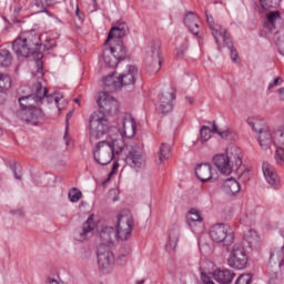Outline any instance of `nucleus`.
I'll use <instances>...</instances> for the list:
<instances>
[{
  "mask_svg": "<svg viewBox=\"0 0 284 284\" xmlns=\"http://www.w3.org/2000/svg\"><path fill=\"white\" fill-rule=\"evenodd\" d=\"M12 50L18 59H28L30 54H37V70L33 71L32 74L38 81L43 79V61H41V59H43L45 45L41 43V37L37 34V31L24 32L22 36L18 37L12 43Z\"/></svg>",
  "mask_w": 284,
  "mask_h": 284,
  "instance_id": "1",
  "label": "nucleus"
},
{
  "mask_svg": "<svg viewBox=\"0 0 284 284\" xmlns=\"http://www.w3.org/2000/svg\"><path fill=\"white\" fill-rule=\"evenodd\" d=\"M98 105L100 110L93 112L89 120L91 143L99 141L110 130L105 114H116L119 112V101L108 92L100 93Z\"/></svg>",
  "mask_w": 284,
  "mask_h": 284,
  "instance_id": "2",
  "label": "nucleus"
},
{
  "mask_svg": "<svg viewBox=\"0 0 284 284\" xmlns=\"http://www.w3.org/2000/svg\"><path fill=\"white\" fill-rule=\"evenodd\" d=\"M134 229V217L130 211H123L118 217L116 229L112 226H102L100 230V245L112 247L114 241H128L132 236V230Z\"/></svg>",
  "mask_w": 284,
  "mask_h": 284,
  "instance_id": "3",
  "label": "nucleus"
},
{
  "mask_svg": "<svg viewBox=\"0 0 284 284\" xmlns=\"http://www.w3.org/2000/svg\"><path fill=\"white\" fill-rule=\"evenodd\" d=\"M123 150H125V141L123 136L116 134L99 142L97 150L93 151V156L99 165H110L114 156H119Z\"/></svg>",
  "mask_w": 284,
  "mask_h": 284,
  "instance_id": "4",
  "label": "nucleus"
},
{
  "mask_svg": "<svg viewBox=\"0 0 284 284\" xmlns=\"http://www.w3.org/2000/svg\"><path fill=\"white\" fill-rule=\"evenodd\" d=\"M206 23L214 37L215 43L219 45V37H222L224 45L229 48L231 52V59L236 63L239 59V51L235 50L232 40H230V33H227V29H224L221 24L214 22V17L212 14L206 13Z\"/></svg>",
  "mask_w": 284,
  "mask_h": 284,
  "instance_id": "5",
  "label": "nucleus"
},
{
  "mask_svg": "<svg viewBox=\"0 0 284 284\" xmlns=\"http://www.w3.org/2000/svg\"><path fill=\"white\" fill-rule=\"evenodd\" d=\"M144 63L149 74H156L161 70V42L159 40H153L146 49Z\"/></svg>",
  "mask_w": 284,
  "mask_h": 284,
  "instance_id": "6",
  "label": "nucleus"
},
{
  "mask_svg": "<svg viewBox=\"0 0 284 284\" xmlns=\"http://www.w3.org/2000/svg\"><path fill=\"white\" fill-rule=\"evenodd\" d=\"M284 237L280 244H276L271 250V255L268 260V267L272 270L274 276L268 278V284H276V278H278V272H281V267H283L284 261Z\"/></svg>",
  "mask_w": 284,
  "mask_h": 284,
  "instance_id": "7",
  "label": "nucleus"
},
{
  "mask_svg": "<svg viewBox=\"0 0 284 284\" xmlns=\"http://www.w3.org/2000/svg\"><path fill=\"white\" fill-rule=\"evenodd\" d=\"M210 237L214 243H223L226 247L234 243V234L230 232V225L217 223L210 230Z\"/></svg>",
  "mask_w": 284,
  "mask_h": 284,
  "instance_id": "8",
  "label": "nucleus"
},
{
  "mask_svg": "<svg viewBox=\"0 0 284 284\" xmlns=\"http://www.w3.org/2000/svg\"><path fill=\"white\" fill-rule=\"evenodd\" d=\"M48 94V89L43 88L41 82H37L36 84V93L30 95H24L19 99L21 110H32L39 105V103H43V98Z\"/></svg>",
  "mask_w": 284,
  "mask_h": 284,
  "instance_id": "9",
  "label": "nucleus"
},
{
  "mask_svg": "<svg viewBox=\"0 0 284 284\" xmlns=\"http://www.w3.org/2000/svg\"><path fill=\"white\" fill-rule=\"evenodd\" d=\"M247 252L243 244H234L227 258V265L233 270H245L247 267Z\"/></svg>",
  "mask_w": 284,
  "mask_h": 284,
  "instance_id": "10",
  "label": "nucleus"
},
{
  "mask_svg": "<svg viewBox=\"0 0 284 284\" xmlns=\"http://www.w3.org/2000/svg\"><path fill=\"white\" fill-rule=\"evenodd\" d=\"M176 100L175 90L172 87H165L159 94L158 111L161 114H168L174 110V101Z\"/></svg>",
  "mask_w": 284,
  "mask_h": 284,
  "instance_id": "11",
  "label": "nucleus"
},
{
  "mask_svg": "<svg viewBox=\"0 0 284 284\" xmlns=\"http://www.w3.org/2000/svg\"><path fill=\"white\" fill-rule=\"evenodd\" d=\"M113 57V61H108V57H105V52H103V60L109 68H116L119 65V61H123L125 57L128 55V49H125V45H123V40H116L115 44L113 47H110L109 50H106Z\"/></svg>",
  "mask_w": 284,
  "mask_h": 284,
  "instance_id": "12",
  "label": "nucleus"
},
{
  "mask_svg": "<svg viewBox=\"0 0 284 284\" xmlns=\"http://www.w3.org/2000/svg\"><path fill=\"white\" fill-rule=\"evenodd\" d=\"M97 257L100 270H108V267L114 265V254L110 250V246L100 245L98 247Z\"/></svg>",
  "mask_w": 284,
  "mask_h": 284,
  "instance_id": "13",
  "label": "nucleus"
},
{
  "mask_svg": "<svg viewBox=\"0 0 284 284\" xmlns=\"http://www.w3.org/2000/svg\"><path fill=\"white\" fill-rule=\"evenodd\" d=\"M18 119L26 121V123H31V125H39L40 121L43 120V111L41 109L20 110L17 112Z\"/></svg>",
  "mask_w": 284,
  "mask_h": 284,
  "instance_id": "14",
  "label": "nucleus"
},
{
  "mask_svg": "<svg viewBox=\"0 0 284 284\" xmlns=\"http://www.w3.org/2000/svg\"><path fill=\"white\" fill-rule=\"evenodd\" d=\"M129 164L133 170H143L145 168V155L143 154V150L139 146H132L129 151Z\"/></svg>",
  "mask_w": 284,
  "mask_h": 284,
  "instance_id": "15",
  "label": "nucleus"
},
{
  "mask_svg": "<svg viewBox=\"0 0 284 284\" xmlns=\"http://www.w3.org/2000/svg\"><path fill=\"white\" fill-rule=\"evenodd\" d=\"M262 172L264 174L266 183H268L271 187H273L274 190H278V187H281V178H278V174L276 173L272 164H270L268 162H264L262 165Z\"/></svg>",
  "mask_w": 284,
  "mask_h": 284,
  "instance_id": "16",
  "label": "nucleus"
},
{
  "mask_svg": "<svg viewBox=\"0 0 284 284\" xmlns=\"http://www.w3.org/2000/svg\"><path fill=\"white\" fill-rule=\"evenodd\" d=\"M213 163L221 174H232V158L225 154H219L213 158Z\"/></svg>",
  "mask_w": 284,
  "mask_h": 284,
  "instance_id": "17",
  "label": "nucleus"
},
{
  "mask_svg": "<svg viewBox=\"0 0 284 284\" xmlns=\"http://www.w3.org/2000/svg\"><path fill=\"white\" fill-rule=\"evenodd\" d=\"M136 77H139V69L134 65H128L126 70L118 77L120 88H123V85H134L136 83Z\"/></svg>",
  "mask_w": 284,
  "mask_h": 284,
  "instance_id": "18",
  "label": "nucleus"
},
{
  "mask_svg": "<svg viewBox=\"0 0 284 284\" xmlns=\"http://www.w3.org/2000/svg\"><path fill=\"white\" fill-rule=\"evenodd\" d=\"M97 227V224L94 223V214H91L88 220L82 224V227L77 233V241L83 242L88 241L92 232H94V229Z\"/></svg>",
  "mask_w": 284,
  "mask_h": 284,
  "instance_id": "19",
  "label": "nucleus"
},
{
  "mask_svg": "<svg viewBox=\"0 0 284 284\" xmlns=\"http://www.w3.org/2000/svg\"><path fill=\"white\" fill-rule=\"evenodd\" d=\"M128 32H130V28L128 27V23L125 22H118L114 27L111 28L108 38L104 42V45H108V43H110V41H112V39H114V37L118 40L123 39V37L128 36Z\"/></svg>",
  "mask_w": 284,
  "mask_h": 284,
  "instance_id": "20",
  "label": "nucleus"
},
{
  "mask_svg": "<svg viewBox=\"0 0 284 284\" xmlns=\"http://www.w3.org/2000/svg\"><path fill=\"white\" fill-rule=\"evenodd\" d=\"M234 276H236V273L230 268H216L213 271V278L220 284H231L234 281Z\"/></svg>",
  "mask_w": 284,
  "mask_h": 284,
  "instance_id": "21",
  "label": "nucleus"
},
{
  "mask_svg": "<svg viewBox=\"0 0 284 284\" xmlns=\"http://www.w3.org/2000/svg\"><path fill=\"white\" fill-rule=\"evenodd\" d=\"M52 6H57V0H31V10L36 14L45 12V14L52 17V13L48 10V8H52Z\"/></svg>",
  "mask_w": 284,
  "mask_h": 284,
  "instance_id": "22",
  "label": "nucleus"
},
{
  "mask_svg": "<svg viewBox=\"0 0 284 284\" xmlns=\"http://www.w3.org/2000/svg\"><path fill=\"white\" fill-rule=\"evenodd\" d=\"M184 26L194 34L199 37V17L196 13L189 11L184 14Z\"/></svg>",
  "mask_w": 284,
  "mask_h": 284,
  "instance_id": "23",
  "label": "nucleus"
},
{
  "mask_svg": "<svg viewBox=\"0 0 284 284\" xmlns=\"http://www.w3.org/2000/svg\"><path fill=\"white\" fill-rule=\"evenodd\" d=\"M195 176H197V179L202 181V183H207V181H212V165L210 163L199 164L195 169Z\"/></svg>",
  "mask_w": 284,
  "mask_h": 284,
  "instance_id": "24",
  "label": "nucleus"
},
{
  "mask_svg": "<svg viewBox=\"0 0 284 284\" xmlns=\"http://www.w3.org/2000/svg\"><path fill=\"white\" fill-rule=\"evenodd\" d=\"M275 161L277 165H284V132L278 133L277 138L274 140Z\"/></svg>",
  "mask_w": 284,
  "mask_h": 284,
  "instance_id": "25",
  "label": "nucleus"
},
{
  "mask_svg": "<svg viewBox=\"0 0 284 284\" xmlns=\"http://www.w3.org/2000/svg\"><path fill=\"white\" fill-rule=\"evenodd\" d=\"M222 190L229 196H236L241 192V184L234 178H230L224 181Z\"/></svg>",
  "mask_w": 284,
  "mask_h": 284,
  "instance_id": "26",
  "label": "nucleus"
},
{
  "mask_svg": "<svg viewBox=\"0 0 284 284\" xmlns=\"http://www.w3.org/2000/svg\"><path fill=\"white\" fill-rule=\"evenodd\" d=\"M123 132L124 136L126 139L134 138V134H136V121L132 115H125L123 119Z\"/></svg>",
  "mask_w": 284,
  "mask_h": 284,
  "instance_id": "27",
  "label": "nucleus"
},
{
  "mask_svg": "<svg viewBox=\"0 0 284 284\" xmlns=\"http://www.w3.org/2000/svg\"><path fill=\"white\" fill-rule=\"evenodd\" d=\"M104 83V92H116V90H121V82L119 78H114V72L110 73L103 79Z\"/></svg>",
  "mask_w": 284,
  "mask_h": 284,
  "instance_id": "28",
  "label": "nucleus"
},
{
  "mask_svg": "<svg viewBox=\"0 0 284 284\" xmlns=\"http://www.w3.org/2000/svg\"><path fill=\"white\" fill-rule=\"evenodd\" d=\"M258 143L262 150H270L272 145L274 146V136L272 135V131L266 129L264 132L258 134Z\"/></svg>",
  "mask_w": 284,
  "mask_h": 284,
  "instance_id": "29",
  "label": "nucleus"
},
{
  "mask_svg": "<svg viewBox=\"0 0 284 284\" xmlns=\"http://www.w3.org/2000/svg\"><path fill=\"white\" fill-rule=\"evenodd\" d=\"M276 21H281V11H271L266 16V21L264 22V28L270 32L276 30Z\"/></svg>",
  "mask_w": 284,
  "mask_h": 284,
  "instance_id": "30",
  "label": "nucleus"
},
{
  "mask_svg": "<svg viewBox=\"0 0 284 284\" xmlns=\"http://www.w3.org/2000/svg\"><path fill=\"white\" fill-rule=\"evenodd\" d=\"M179 239H181V226L174 224L170 229L169 233V247L171 250H176V245H179Z\"/></svg>",
  "mask_w": 284,
  "mask_h": 284,
  "instance_id": "31",
  "label": "nucleus"
},
{
  "mask_svg": "<svg viewBox=\"0 0 284 284\" xmlns=\"http://www.w3.org/2000/svg\"><path fill=\"white\" fill-rule=\"evenodd\" d=\"M170 154H172V145L168 143H162L158 152V159H156L158 165H162V163H165V161L170 159Z\"/></svg>",
  "mask_w": 284,
  "mask_h": 284,
  "instance_id": "32",
  "label": "nucleus"
},
{
  "mask_svg": "<svg viewBox=\"0 0 284 284\" xmlns=\"http://www.w3.org/2000/svg\"><path fill=\"white\" fill-rule=\"evenodd\" d=\"M246 123L252 128L253 132H256V134H261L262 132H265V130L270 129L267 124H265V121L254 118H248Z\"/></svg>",
  "mask_w": 284,
  "mask_h": 284,
  "instance_id": "33",
  "label": "nucleus"
},
{
  "mask_svg": "<svg viewBox=\"0 0 284 284\" xmlns=\"http://www.w3.org/2000/svg\"><path fill=\"white\" fill-rule=\"evenodd\" d=\"M261 239L258 237V233L252 229L246 231L243 235V241H245L248 245V247H254L258 245V241Z\"/></svg>",
  "mask_w": 284,
  "mask_h": 284,
  "instance_id": "34",
  "label": "nucleus"
},
{
  "mask_svg": "<svg viewBox=\"0 0 284 284\" xmlns=\"http://www.w3.org/2000/svg\"><path fill=\"white\" fill-rule=\"evenodd\" d=\"M12 65V53L8 49L0 50V67L10 68Z\"/></svg>",
  "mask_w": 284,
  "mask_h": 284,
  "instance_id": "35",
  "label": "nucleus"
},
{
  "mask_svg": "<svg viewBox=\"0 0 284 284\" xmlns=\"http://www.w3.org/2000/svg\"><path fill=\"white\" fill-rule=\"evenodd\" d=\"M201 221H203L201 213L194 209H192L186 215V222L190 226L194 225V223H201Z\"/></svg>",
  "mask_w": 284,
  "mask_h": 284,
  "instance_id": "36",
  "label": "nucleus"
},
{
  "mask_svg": "<svg viewBox=\"0 0 284 284\" xmlns=\"http://www.w3.org/2000/svg\"><path fill=\"white\" fill-rule=\"evenodd\" d=\"M213 129H210L207 125H203L200 130V141L201 143H205L206 141H210L212 139Z\"/></svg>",
  "mask_w": 284,
  "mask_h": 284,
  "instance_id": "37",
  "label": "nucleus"
},
{
  "mask_svg": "<svg viewBox=\"0 0 284 284\" xmlns=\"http://www.w3.org/2000/svg\"><path fill=\"white\" fill-rule=\"evenodd\" d=\"M282 0H260L263 10H272L281 6Z\"/></svg>",
  "mask_w": 284,
  "mask_h": 284,
  "instance_id": "38",
  "label": "nucleus"
},
{
  "mask_svg": "<svg viewBox=\"0 0 284 284\" xmlns=\"http://www.w3.org/2000/svg\"><path fill=\"white\" fill-rule=\"evenodd\" d=\"M11 85H12V80L10 79V75L0 73V91L3 92V90H9Z\"/></svg>",
  "mask_w": 284,
  "mask_h": 284,
  "instance_id": "39",
  "label": "nucleus"
},
{
  "mask_svg": "<svg viewBox=\"0 0 284 284\" xmlns=\"http://www.w3.org/2000/svg\"><path fill=\"white\" fill-rule=\"evenodd\" d=\"M81 196H83V193H81V191L77 187H72L69 191V200L71 203H79V201H81Z\"/></svg>",
  "mask_w": 284,
  "mask_h": 284,
  "instance_id": "40",
  "label": "nucleus"
},
{
  "mask_svg": "<svg viewBox=\"0 0 284 284\" xmlns=\"http://www.w3.org/2000/svg\"><path fill=\"white\" fill-rule=\"evenodd\" d=\"M63 99V95L60 93H53L48 95V93L45 94V97L43 98V101H47L48 103H54L55 105H59V101H61Z\"/></svg>",
  "mask_w": 284,
  "mask_h": 284,
  "instance_id": "41",
  "label": "nucleus"
},
{
  "mask_svg": "<svg viewBox=\"0 0 284 284\" xmlns=\"http://www.w3.org/2000/svg\"><path fill=\"white\" fill-rule=\"evenodd\" d=\"M231 150H232L231 154H234V155H233V159H234V161H235V165H236L237 168H241V165H243V160H242V158H241V149H239V148H233V149H231Z\"/></svg>",
  "mask_w": 284,
  "mask_h": 284,
  "instance_id": "42",
  "label": "nucleus"
},
{
  "mask_svg": "<svg viewBox=\"0 0 284 284\" xmlns=\"http://www.w3.org/2000/svg\"><path fill=\"white\" fill-rule=\"evenodd\" d=\"M252 283V275L250 274H242L237 277L235 284H250Z\"/></svg>",
  "mask_w": 284,
  "mask_h": 284,
  "instance_id": "43",
  "label": "nucleus"
},
{
  "mask_svg": "<svg viewBox=\"0 0 284 284\" xmlns=\"http://www.w3.org/2000/svg\"><path fill=\"white\" fill-rule=\"evenodd\" d=\"M213 132L219 134L222 139H227V136H230V131H220L219 126H216V122H213Z\"/></svg>",
  "mask_w": 284,
  "mask_h": 284,
  "instance_id": "44",
  "label": "nucleus"
},
{
  "mask_svg": "<svg viewBox=\"0 0 284 284\" xmlns=\"http://www.w3.org/2000/svg\"><path fill=\"white\" fill-rule=\"evenodd\" d=\"M79 256L80 258H83V260L90 258V256H92V250L88 247H82L80 248Z\"/></svg>",
  "mask_w": 284,
  "mask_h": 284,
  "instance_id": "45",
  "label": "nucleus"
},
{
  "mask_svg": "<svg viewBox=\"0 0 284 284\" xmlns=\"http://www.w3.org/2000/svg\"><path fill=\"white\" fill-rule=\"evenodd\" d=\"M130 255V247L128 246H122L120 248V255H119V261H123V258H125V256Z\"/></svg>",
  "mask_w": 284,
  "mask_h": 284,
  "instance_id": "46",
  "label": "nucleus"
},
{
  "mask_svg": "<svg viewBox=\"0 0 284 284\" xmlns=\"http://www.w3.org/2000/svg\"><path fill=\"white\" fill-rule=\"evenodd\" d=\"M240 179H241V181H243V183H247V181H250V170L246 169V170L242 171L240 174Z\"/></svg>",
  "mask_w": 284,
  "mask_h": 284,
  "instance_id": "47",
  "label": "nucleus"
},
{
  "mask_svg": "<svg viewBox=\"0 0 284 284\" xmlns=\"http://www.w3.org/2000/svg\"><path fill=\"white\" fill-rule=\"evenodd\" d=\"M185 50H187V45H185V44H183L182 48H179L176 50L175 54H176L178 59H183V57H185Z\"/></svg>",
  "mask_w": 284,
  "mask_h": 284,
  "instance_id": "48",
  "label": "nucleus"
},
{
  "mask_svg": "<svg viewBox=\"0 0 284 284\" xmlns=\"http://www.w3.org/2000/svg\"><path fill=\"white\" fill-rule=\"evenodd\" d=\"M201 278L204 284H216V283H214V281H211L210 277L207 276V274H205V273H202Z\"/></svg>",
  "mask_w": 284,
  "mask_h": 284,
  "instance_id": "49",
  "label": "nucleus"
},
{
  "mask_svg": "<svg viewBox=\"0 0 284 284\" xmlns=\"http://www.w3.org/2000/svg\"><path fill=\"white\" fill-rule=\"evenodd\" d=\"M10 170L13 172L14 178H16L18 181H21V175H19V174L17 173V163H13L12 165H10Z\"/></svg>",
  "mask_w": 284,
  "mask_h": 284,
  "instance_id": "50",
  "label": "nucleus"
},
{
  "mask_svg": "<svg viewBox=\"0 0 284 284\" xmlns=\"http://www.w3.org/2000/svg\"><path fill=\"white\" fill-rule=\"evenodd\" d=\"M11 214H13V216H23L24 215L23 210H21V209L11 211Z\"/></svg>",
  "mask_w": 284,
  "mask_h": 284,
  "instance_id": "51",
  "label": "nucleus"
},
{
  "mask_svg": "<svg viewBox=\"0 0 284 284\" xmlns=\"http://www.w3.org/2000/svg\"><path fill=\"white\" fill-rule=\"evenodd\" d=\"M278 81H281V78H275L274 81L268 84V90L278 85Z\"/></svg>",
  "mask_w": 284,
  "mask_h": 284,
  "instance_id": "52",
  "label": "nucleus"
},
{
  "mask_svg": "<svg viewBox=\"0 0 284 284\" xmlns=\"http://www.w3.org/2000/svg\"><path fill=\"white\" fill-rule=\"evenodd\" d=\"M104 52H105V57L108 58V61L110 63H112L114 61V55L110 54V52H108V50H105Z\"/></svg>",
  "mask_w": 284,
  "mask_h": 284,
  "instance_id": "53",
  "label": "nucleus"
},
{
  "mask_svg": "<svg viewBox=\"0 0 284 284\" xmlns=\"http://www.w3.org/2000/svg\"><path fill=\"white\" fill-rule=\"evenodd\" d=\"M203 247L204 250H210V245L207 243H204L203 245L200 244V251L203 252Z\"/></svg>",
  "mask_w": 284,
  "mask_h": 284,
  "instance_id": "54",
  "label": "nucleus"
},
{
  "mask_svg": "<svg viewBox=\"0 0 284 284\" xmlns=\"http://www.w3.org/2000/svg\"><path fill=\"white\" fill-rule=\"evenodd\" d=\"M278 92H280V99L284 101V88L280 89Z\"/></svg>",
  "mask_w": 284,
  "mask_h": 284,
  "instance_id": "55",
  "label": "nucleus"
},
{
  "mask_svg": "<svg viewBox=\"0 0 284 284\" xmlns=\"http://www.w3.org/2000/svg\"><path fill=\"white\" fill-rule=\"evenodd\" d=\"M185 100L192 105L194 103V98L186 97Z\"/></svg>",
  "mask_w": 284,
  "mask_h": 284,
  "instance_id": "56",
  "label": "nucleus"
},
{
  "mask_svg": "<svg viewBox=\"0 0 284 284\" xmlns=\"http://www.w3.org/2000/svg\"><path fill=\"white\" fill-rule=\"evenodd\" d=\"M71 119H72V111H70V112L67 114V123H69Z\"/></svg>",
  "mask_w": 284,
  "mask_h": 284,
  "instance_id": "57",
  "label": "nucleus"
},
{
  "mask_svg": "<svg viewBox=\"0 0 284 284\" xmlns=\"http://www.w3.org/2000/svg\"><path fill=\"white\" fill-rule=\"evenodd\" d=\"M119 170V163H114L112 166V172H116Z\"/></svg>",
  "mask_w": 284,
  "mask_h": 284,
  "instance_id": "58",
  "label": "nucleus"
},
{
  "mask_svg": "<svg viewBox=\"0 0 284 284\" xmlns=\"http://www.w3.org/2000/svg\"><path fill=\"white\" fill-rule=\"evenodd\" d=\"M73 103H81V100L79 98L73 99Z\"/></svg>",
  "mask_w": 284,
  "mask_h": 284,
  "instance_id": "59",
  "label": "nucleus"
},
{
  "mask_svg": "<svg viewBox=\"0 0 284 284\" xmlns=\"http://www.w3.org/2000/svg\"><path fill=\"white\" fill-rule=\"evenodd\" d=\"M241 221H243V223H247V215H245V217H242Z\"/></svg>",
  "mask_w": 284,
  "mask_h": 284,
  "instance_id": "60",
  "label": "nucleus"
},
{
  "mask_svg": "<svg viewBox=\"0 0 284 284\" xmlns=\"http://www.w3.org/2000/svg\"><path fill=\"white\" fill-rule=\"evenodd\" d=\"M75 14L79 17V4H77Z\"/></svg>",
  "mask_w": 284,
  "mask_h": 284,
  "instance_id": "61",
  "label": "nucleus"
},
{
  "mask_svg": "<svg viewBox=\"0 0 284 284\" xmlns=\"http://www.w3.org/2000/svg\"><path fill=\"white\" fill-rule=\"evenodd\" d=\"M138 284H145V280L139 281Z\"/></svg>",
  "mask_w": 284,
  "mask_h": 284,
  "instance_id": "62",
  "label": "nucleus"
},
{
  "mask_svg": "<svg viewBox=\"0 0 284 284\" xmlns=\"http://www.w3.org/2000/svg\"><path fill=\"white\" fill-rule=\"evenodd\" d=\"M116 201H119V197H114V199H113V202H116Z\"/></svg>",
  "mask_w": 284,
  "mask_h": 284,
  "instance_id": "63",
  "label": "nucleus"
},
{
  "mask_svg": "<svg viewBox=\"0 0 284 284\" xmlns=\"http://www.w3.org/2000/svg\"><path fill=\"white\" fill-rule=\"evenodd\" d=\"M16 72H19V67L16 68Z\"/></svg>",
  "mask_w": 284,
  "mask_h": 284,
  "instance_id": "64",
  "label": "nucleus"
}]
</instances>
